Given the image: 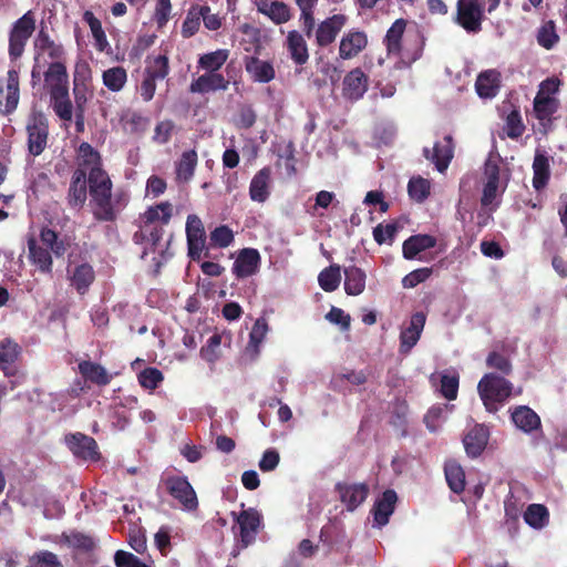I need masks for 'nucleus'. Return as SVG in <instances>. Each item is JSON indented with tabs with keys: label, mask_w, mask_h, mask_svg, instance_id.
Segmentation results:
<instances>
[{
	"label": "nucleus",
	"mask_w": 567,
	"mask_h": 567,
	"mask_svg": "<svg viewBox=\"0 0 567 567\" xmlns=\"http://www.w3.org/2000/svg\"><path fill=\"white\" fill-rule=\"evenodd\" d=\"M40 239L56 257L64 255L66 246L59 239L58 233L49 227H43L40 231Z\"/></svg>",
	"instance_id": "obj_47"
},
{
	"label": "nucleus",
	"mask_w": 567,
	"mask_h": 567,
	"mask_svg": "<svg viewBox=\"0 0 567 567\" xmlns=\"http://www.w3.org/2000/svg\"><path fill=\"white\" fill-rule=\"evenodd\" d=\"M173 216V205L169 202H161L159 204L150 206L144 217V229L146 230L148 225L159 221L162 225H167Z\"/></svg>",
	"instance_id": "obj_36"
},
{
	"label": "nucleus",
	"mask_w": 567,
	"mask_h": 567,
	"mask_svg": "<svg viewBox=\"0 0 567 567\" xmlns=\"http://www.w3.org/2000/svg\"><path fill=\"white\" fill-rule=\"evenodd\" d=\"M300 10V24L305 34L310 38L315 30V7L318 0H295Z\"/></svg>",
	"instance_id": "obj_39"
},
{
	"label": "nucleus",
	"mask_w": 567,
	"mask_h": 567,
	"mask_svg": "<svg viewBox=\"0 0 567 567\" xmlns=\"http://www.w3.org/2000/svg\"><path fill=\"white\" fill-rule=\"evenodd\" d=\"M29 258L33 265L37 266L39 271L43 274H51L53 260L51 250L40 246L34 237L28 239Z\"/></svg>",
	"instance_id": "obj_26"
},
{
	"label": "nucleus",
	"mask_w": 567,
	"mask_h": 567,
	"mask_svg": "<svg viewBox=\"0 0 567 567\" xmlns=\"http://www.w3.org/2000/svg\"><path fill=\"white\" fill-rule=\"evenodd\" d=\"M502 74L495 69L482 71L476 79L475 90L482 99L495 97L501 89Z\"/></svg>",
	"instance_id": "obj_20"
},
{
	"label": "nucleus",
	"mask_w": 567,
	"mask_h": 567,
	"mask_svg": "<svg viewBox=\"0 0 567 567\" xmlns=\"http://www.w3.org/2000/svg\"><path fill=\"white\" fill-rule=\"evenodd\" d=\"M28 152L37 157L41 155L48 146L49 140V120L42 111L31 113L27 127Z\"/></svg>",
	"instance_id": "obj_5"
},
{
	"label": "nucleus",
	"mask_w": 567,
	"mask_h": 567,
	"mask_svg": "<svg viewBox=\"0 0 567 567\" xmlns=\"http://www.w3.org/2000/svg\"><path fill=\"white\" fill-rule=\"evenodd\" d=\"M484 19V7L480 0H457L454 22L468 34L480 33Z\"/></svg>",
	"instance_id": "obj_4"
},
{
	"label": "nucleus",
	"mask_w": 567,
	"mask_h": 567,
	"mask_svg": "<svg viewBox=\"0 0 567 567\" xmlns=\"http://www.w3.org/2000/svg\"><path fill=\"white\" fill-rule=\"evenodd\" d=\"M341 281V274L339 266H329L324 268L318 276V282L322 290L326 292L334 291Z\"/></svg>",
	"instance_id": "obj_46"
},
{
	"label": "nucleus",
	"mask_w": 567,
	"mask_h": 567,
	"mask_svg": "<svg viewBox=\"0 0 567 567\" xmlns=\"http://www.w3.org/2000/svg\"><path fill=\"white\" fill-rule=\"evenodd\" d=\"M102 80L110 91L118 92L127 81V72L123 66H113L103 72Z\"/></svg>",
	"instance_id": "obj_43"
},
{
	"label": "nucleus",
	"mask_w": 567,
	"mask_h": 567,
	"mask_svg": "<svg viewBox=\"0 0 567 567\" xmlns=\"http://www.w3.org/2000/svg\"><path fill=\"white\" fill-rule=\"evenodd\" d=\"M72 93L74 97L75 111L85 112L86 103L90 96V87L84 79L80 80L76 75H74Z\"/></svg>",
	"instance_id": "obj_49"
},
{
	"label": "nucleus",
	"mask_w": 567,
	"mask_h": 567,
	"mask_svg": "<svg viewBox=\"0 0 567 567\" xmlns=\"http://www.w3.org/2000/svg\"><path fill=\"white\" fill-rule=\"evenodd\" d=\"M83 20L89 24L92 35L95 40L96 47L100 51H103L107 45L106 34L102 28L101 21L91 11H85Z\"/></svg>",
	"instance_id": "obj_48"
},
{
	"label": "nucleus",
	"mask_w": 567,
	"mask_h": 567,
	"mask_svg": "<svg viewBox=\"0 0 567 567\" xmlns=\"http://www.w3.org/2000/svg\"><path fill=\"white\" fill-rule=\"evenodd\" d=\"M559 41V35L556 32V25L554 21H547L544 23L537 32V42L540 47L546 50L553 49Z\"/></svg>",
	"instance_id": "obj_50"
},
{
	"label": "nucleus",
	"mask_w": 567,
	"mask_h": 567,
	"mask_svg": "<svg viewBox=\"0 0 567 567\" xmlns=\"http://www.w3.org/2000/svg\"><path fill=\"white\" fill-rule=\"evenodd\" d=\"M19 97V72L16 70H9L4 96L6 102L2 114H11L18 106Z\"/></svg>",
	"instance_id": "obj_37"
},
{
	"label": "nucleus",
	"mask_w": 567,
	"mask_h": 567,
	"mask_svg": "<svg viewBox=\"0 0 567 567\" xmlns=\"http://www.w3.org/2000/svg\"><path fill=\"white\" fill-rule=\"evenodd\" d=\"M210 246L226 248L234 241V233L227 225H220L210 231Z\"/></svg>",
	"instance_id": "obj_54"
},
{
	"label": "nucleus",
	"mask_w": 567,
	"mask_h": 567,
	"mask_svg": "<svg viewBox=\"0 0 567 567\" xmlns=\"http://www.w3.org/2000/svg\"><path fill=\"white\" fill-rule=\"evenodd\" d=\"M499 164L492 158H487L484 164V177L486 182L483 186L481 205L482 207L488 208L491 212H495L501 204V202L497 199L499 188Z\"/></svg>",
	"instance_id": "obj_7"
},
{
	"label": "nucleus",
	"mask_w": 567,
	"mask_h": 567,
	"mask_svg": "<svg viewBox=\"0 0 567 567\" xmlns=\"http://www.w3.org/2000/svg\"><path fill=\"white\" fill-rule=\"evenodd\" d=\"M172 12V3L171 0H157L155 10L153 13V21L156 23L157 29H163L169 18Z\"/></svg>",
	"instance_id": "obj_59"
},
{
	"label": "nucleus",
	"mask_w": 567,
	"mask_h": 567,
	"mask_svg": "<svg viewBox=\"0 0 567 567\" xmlns=\"http://www.w3.org/2000/svg\"><path fill=\"white\" fill-rule=\"evenodd\" d=\"M406 28V21L404 19H398L393 22L390 29L386 31L384 43L389 55H401L402 45L401 41Z\"/></svg>",
	"instance_id": "obj_35"
},
{
	"label": "nucleus",
	"mask_w": 567,
	"mask_h": 567,
	"mask_svg": "<svg viewBox=\"0 0 567 567\" xmlns=\"http://www.w3.org/2000/svg\"><path fill=\"white\" fill-rule=\"evenodd\" d=\"M65 444L78 458L97 461L101 457L96 441L81 432L66 434Z\"/></svg>",
	"instance_id": "obj_10"
},
{
	"label": "nucleus",
	"mask_w": 567,
	"mask_h": 567,
	"mask_svg": "<svg viewBox=\"0 0 567 567\" xmlns=\"http://www.w3.org/2000/svg\"><path fill=\"white\" fill-rule=\"evenodd\" d=\"M35 13L29 10L12 24L9 32L8 47L11 61H16L22 56L29 39L35 31Z\"/></svg>",
	"instance_id": "obj_3"
},
{
	"label": "nucleus",
	"mask_w": 567,
	"mask_h": 567,
	"mask_svg": "<svg viewBox=\"0 0 567 567\" xmlns=\"http://www.w3.org/2000/svg\"><path fill=\"white\" fill-rule=\"evenodd\" d=\"M399 228H400V226L398 225V223H389L385 226H383L382 224H379L373 229L374 240L379 245H382L386 240L392 243L394 237H395V235H396V233L399 231Z\"/></svg>",
	"instance_id": "obj_62"
},
{
	"label": "nucleus",
	"mask_w": 567,
	"mask_h": 567,
	"mask_svg": "<svg viewBox=\"0 0 567 567\" xmlns=\"http://www.w3.org/2000/svg\"><path fill=\"white\" fill-rule=\"evenodd\" d=\"M21 349L19 344L10 339H4L0 341V367L4 368L8 364L14 363L19 355Z\"/></svg>",
	"instance_id": "obj_52"
},
{
	"label": "nucleus",
	"mask_w": 567,
	"mask_h": 567,
	"mask_svg": "<svg viewBox=\"0 0 567 567\" xmlns=\"http://www.w3.org/2000/svg\"><path fill=\"white\" fill-rule=\"evenodd\" d=\"M260 260V254L257 249L244 248L238 252L231 271L237 279L248 278L258 271Z\"/></svg>",
	"instance_id": "obj_15"
},
{
	"label": "nucleus",
	"mask_w": 567,
	"mask_h": 567,
	"mask_svg": "<svg viewBox=\"0 0 567 567\" xmlns=\"http://www.w3.org/2000/svg\"><path fill=\"white\" fill-rule=\"evenodd\" d=\"M89 175L85 168L78 167L71 176L66 195L68 205L73 209H81L87 198Z\"/></svg>",
	"instance_id": "obj_11"
},
{
	"label": "nucleus",
	"mask_w": 567,
	"mask_h": 567,
	"mask_svg": "<svg viewBox=\"0 0 567 567\" xmlns=\"http://www.w3.org/2000/svg\"><path fill=\"white\" fill-rule=\"evenodd\" d=\"M43 76L49 96L70 90L65 61L51 62Z\"/></svg>",
	"instance_id": "obj_14"
},
{
	"label": "nucleus",
	"mask_w": 567,
	"mask_h": 567,
	"mask_svg": "<svg viewBox=\"0 0 567 567\" xmlns=\"http://www.w3.org/2000/svg\"><path fill=\"white\" fill-rule=\"evenodd\" d=\"M446 483L452 492L461 494L465 489V472L455 460H447L444 463Z\"/></svg>",
	"instance_id": "obj_33"
},
{
	"label": "nucleus",
	"mask_w": 567,
	"mask_h": 567,
	"mask_svg": "<svg viewBox=\"0 0 567 567\" xmlns=\"http://www.w3.org/2000/svg\"><path fill=\"white\" fill-rule=\"evenodd\" d=\"M79 373L85 382L97 386H106L112 381V374L100 363L91 360H82L78 364Z\"/></svg>",
	"instance_id": "obj_23"
},
{
	"label": "nucleus",
	"mask_w": 567,
	"mask_h": 567,
	"mask_svg": "<svg viewBox=\"0 0 567 567\" xmlns=\"http://www.w3.org/2000/svg\"><path fill=\"white\" fill-rule=\"evenodd\" d=\"M549 513L545 505L530 504L524 513L526 524L534 528H542L548 522Z\"/></svg>",
	"instance_id": "obj_44"
},
{
	"label": "nucleus",
	"mask_w": 567,
	"mask_h": 567,
	"mask_svg": "<svg viewBox=\"0 0 567 567\" xmlns=\"http://www.w3.org/2000/svg\"><path fill=\"white\" fill-rule=\"evenodd\" d=\"M436 238L429 234L412 235L403 241L402 255L406 260L420 259L417 256L436 246Z\"/></svg>",
	"instance_id": "obj_22"
},
{
	"label": "nucleus",
	"mask_w": 567,
	"mask_h": 567,
	"mask_svg": "<svg viewBox=\"0 0 567 567\" xmlns=\"http://www.w3.org/2000/svg\"><path fill=\"white\" fill-rule=\"evenodd\" d=\"M239 527V542L243 548L255 543L261 528L262 518L256 508L243 509L239 514L231 513Z\"/></svg>",
	"instance_id": "obj_9"
},
{
	"label": "nucleus",
	"mask_w": 567,
	"mask_h": 567,
	"mask_svg": "<svg viewBox=\"0 0 567 567\" xmlns=\"http://www.w3.org/2000/svg\"><path fill=\"white\" fill-rule=\"evenodd\" d=\"M187 255L193 261H199L206 248V231L202 219L190 214L186 219Z\"/></svg>",
	"instance_id": "obj_8"
},
{
	"label": "nucleus",
	"mask_w": 567,
	"mask_h": 567,
	"mask_svg": "<svg viewBox=\"0 0 567 567\" xmlns=\"http://www.w3.org/2000/svg\"><path fill=\"white\" fill-rule=\"evenodd\" d=\"M557 111V100L538 92L534 99V112L538 120H548Z\"/></svg>",
	"instance_id": "obj_42"
},
{
	"label": "nucleus",
	"mask_w": 567,
	"mask_h": 567,
	"mask_svg": "<svg viewBox=\"0 0 567 567\" xmlns=\"http://www.w3.org/2000/svg\"><path fill=\"white\" fill-rule=\"evenodd\" d=\"M198 163V155L195 150L185 151L175 164L176 179L178 182H189L195 173Z\"/></svg>",
	"instance_id": "obj_32"
},
{
	"label": "nucleus",
	"mask_w": 567,
	"mask_h": 567,
	"mask_svg": "<svg viewBox=\"0 0 567 567\" xmlns=\"http://www.w3.org/2000/svg\"><path fill=\"white\" fill-rule=\"evenodd\" d=\"M34 47L39 52L47 54L52 62L65 61L63 45L51 39L50 34L43 28L38 32Z\"/></svg>",
	"instance_id": "obj_27"
},
{
	"label": "nucleus",
	"mask_w": 567,
	"mask_h": 567,
	"mask_svg": "<svg viewBox=\"0 0 567 567\" xmlns=\"http://www.w3.org/2000/svg\"><path fill=\"white\" fill-rule=\"evenodd\" d=\"M31 563L37 567H61L58 556L48 550L34 554Z\"/></svg>",
	"instance_id": "obj_64"
},
{
	"label": "nucleus",
	"mask_w": 567,
	"mask_h": 567,
	"mask_svg": "<svg viewBox=\"0 0 567 567\" xmlns=\"http://www.w3.org/2000/svg\"><path fill=\"white\" fill-rule=\"evenodd\" d=\"M354 373L353 371L336 372L332 377V386L343 393H351L353 384Z\"/></svg>",
	"instance_id": "obj_63"
},
{
	"label": "nucleus",
	"mask_w": 567,
	"mask_h": 567,
	"mask_svg": "<svg viewBox=\"0 0 567 567\" xmlns=\"http://www.w3.org/2000/svg\"><path fill=\"white\" fill-rule=\"evenodd\" d=\"M166 492L176 499L186 511H195L198 507V499L195 489L187 477L169 475L162 480Z\"/></svg>",
	"instance_id": "obj_6"
},
{
	"label": "nucleus",
	"mask_w": 567,
	"mask_h": 567,
	"mask_svg": "<svg viewBox=\"0 0 567 567\" xmlns=\"http://www.w3.org/2000/svg\"><path fill=\"white\" fill-rule=\"evenodd\" d=\"M174 131L175 124L172 120L161 121L154 128L153 141L157 144H166L169 142Z\"/></svg>",
	"instance_id": "obj_60"
},
{
	"label": "nucleus",
	"mask_w": 567,
	"mask_h": 567,
	"mask_svg": "<svg viewBox=\"0 0 567 567\" xmlns=\"http://www.w3.org/2000/svg\"><path fill=\"white\" fill-rule=\"evenodd\" d=\"M255 3L257 11L277 25L284 24L292 18L290 7L282 1L257 0Z\"/></svg>",
	"instance_id": "obj_21"
},
{
	"label": "nucleus",
	"mask_w": 567,
	"mask_h": 567,
	"mask_svg": "<svg viewBox=\"0 0 567 567\" xmlns=\"http://www.w3.org/2000/svg\"><path fill=\"white\" fill-rule=\"evenodd\" d=\"M94 279V269L87 262H83L81 265L75 266L70 276L71 286L74 287L80 295H84L87 292Z\"/></svg>",
	"instance_id": "obj_29"
},
{
	"label": "nucleus",
	"mask_w": 567,
	"mask_h": 567,
	"mask_svg": "<svg viewBox=\"0 0 567 567\" xmlns=\"http://www.w3.org/2000/svg\"><path fill=\"white\" fill-rule=\"evenodd\" d=\"M169 73V61L165 54H159L157 56L146 59V66L144 70V74L148 75L152 79L164 80Z\"/></svg>",
	"instance_id": "obj_41"
},
{
	"label": "nucleus",
	"mask_w": 567,
	"mask_h": 567,
	"mask_svg": "<svg viewBox=\"0 0 567 567\" xmlns=\"http://www.w3.org/2000/svg\"><path fill=\"white\" fill-rule=\"evenodd\" d=\"M244 65L254 82L269 83L276 76L274 64L270 61L260 60L258 56H245Z\"/></svg>",
	"instance_id": "obj_19"
},
{
	"label": "nucleus",
	"mask_w": 567,
	"mask_h": 567,
	"mask_svg": "<svg viewBox=\"0 0 567 567\" xmlns=\"http://www.w3.org/2000/svg\"><path fill=\"white\" fill-rule=\"evenodd\" d=\"M61 542L74 549L89 553L94 549L95 542L94 539L84 533L78 530H71L70 533H62Z\"/></svg>",
	"instance_id": "obj_40"
},
{
	"label": "nucleus",
	"mask_w": 567,
	"mask_h": 567,
	"mask_svg": "<svg viewBox=\"0 0 567 567\" xmlns=\"http://www.w3.org/2000/svg\"><path fill=\"white\" fill-rule=\"evenodd\" d=\"M408 192L412 199L422 203L430 195V183L423 177H413L408 184Z\"/></svg>",
	"instance_id": "obj_51"
},
{
	"label": "nucleus",
	"mask_w": 567,
	"mask_h": 567,
	"mask_svg": "<svg viewBox=\"0 0 567 567\" xmlns=\"http://www.w3.org/2000/svg\"><path fill=\"white\" fill-rule=\"evenodd\" d=\"M221 343V336L214 333L200 349V357L209 362L215 363L219 358V347Z\"/></svg>",
	"instance_id": "obj_56"
},
{
	"label": "nucleus",
	"mask_w": 567,
	"mask_h": 567,
	"mask_svg": "<svg viewBox=\"0 0 567 567\" xmlns=\"http://www.w3.org/2000/svg\"><path fill=\"white\" fill-rule=\"evenodd\" d=\"M326 319L340 328L341 331H349L351 328V316L346 313L341 308L331 307L326 315Z\"/></svg>",
	"instance_id": "obj_61"
},
{
	"label": "nucleus",
	"mask_w": 567,
	"mask_h": 567,
	"mask_svg": "<svg viewBox=\"0 0 567 567\" xmlns=\"http://www.w3.org/2000/svg\"><path fill=\"white\" fill-rule=\"evenodd\" d=\"M550 178L549 159L545 154L537 153L533 162V187L540 192L544 189Z\"/></svg>",
	"instance_id": "obj_34"
},
{
	"label": "nucleus",
	"mask_w": 567,
	"mask_h": 567,
	"mask_svg": "<svg viewBox=\"0 0 567 567\" xmlns=\"http://www.w3.org/2000/svg\"><path fill=\"white\" fill-rule=\"evenodd\" d=\"M426 322V315L422 311L413 313L410 318L409 326L400 332L401 354H408L419 342L422 331Z\"/></svg>",
	"instance_id": "obj_12"
},
{
	"label": "nucleus",
	"mask_w": 567,
	"mask_h": 567,
	"mask_svg": "<svg viewBox=\"0 0 567 567\" xmlns=\"http://www.w3.org/2000/svg\"><path fill=\"white\" fill-rule=\"evenodd\" d=\"M229 56L227 49H218L213 52L202 54L197 61V68L205 72H219Z\"/></svg>",
	"instance_id": "obj_38"
},
{
	"label": "nucleus",
	"mask_w": 567,
	"mask_h": 567,
	"mask_svg": "<svg viewBox=\"0 0 567 567\" xmlns=\"http://www.w3.org/2000/svg\"><path fill=\"white\" fill-rule=\"evenodd\" d=\"M460 378L457 374L441 375V394L449 401L455 400L458 394Z\"/></svg>",
	"instance_id": "obj_55"
},
{
	"label": "nucleus",
	"mask_w": 567,
	"mask_h": 567,
	"mask_svg": "<svg viewBox=\"0 0 567 567\" xmlns=\"http://www.w3.org/2000/svg\"><path fill=\"white\" fill-rule=\"evenodd\" d=\"M486 365L491 369L498 370L505 375H508L512 372V363L509 359L497 351L488 353L486 358Z\"/></svg>",
	"instance_id": "obj_57"
},
{
	"label": "nucleus",
	"mask_w": 567,
	"mask_h": 567,
	"mask_svg": "<svg viewBox=\"0 0 567 567\" xmlns=\"http://www.w3.org/2000/svg\"><path fill=\"white\" fill-rule=\"evenodd\" d=\"M525 124L518 109H513L505 118V125L503 127L507 137L512 140L519 138L525 132Z\"/></svg>",
	"instance_id": "obj_45"
},
{
	"label": "nucleus",
	"mask_w": 567,
	"mask_h": 567,
	"mask_svg": "<svg viewBox=\"0 0 567 567\" xmlns=\"http://www.w3.org/2000/svg\"><path fill=\"white\" fill-rule=\"evenodd\" d=\"M271 168L266 166L258 171L252 177L249 185V196L251 200L257 203H265L269 195Z\"/></svg>",
	"instance_id": "obj_25"
},
{
	"label": "nucleus",
	"mask_w": 567,
	"mask_h": 567,
	"mask_svg": "<svg viewBox=\"0 0 567 567\" xmlns=\"http://www.w3.org/2000/svg\"><path fill=\"white\" fill-rule=\"evenodd\" d=\"M423 155L426 159L434 163L439 172L443 173L446 171L454 156L453 137L451 135H446L442 144H434L432 152L430 148L425 147L423 150Z\"/></svg>",
	"instance_id": "obj_17"
},
{
	"label": "nucleus",
	"mask_w": 567,
	"mask_h": 567,
	"mask_svg": "<svg viewBox=\"0 0 567 567\" xmlns=\"http://www.w3.org/2000/svg\"><path fill=\"white\" fill-rule=\"evenodd\" d=\"M512 421L522 431L529 433L540 426V419L536 412L526 405L517 406L512 412Z\"/></svg>",
	"instance_id": "obj_31"
},
{
	"label": "nucleus",
	"mask_w": 567,
	"mask_h": 567,
	"mask_svg": "<svg viewBox=\"0 0 567 567\" xmlns=\"http://www.w3.org/2000/svg\"><path fill=\"white\" fill-rule=\"evenodd\" d=\"M227 74L228 78L219 72H205L190 83L189 92L205 94L208 92L226 91L231 80L229 65L227 66Z\"/></svg>",
	"instance_id": "obj_13"
},
{
	"label": "nucleus",
	"mask_w": 567,
	"mask_h": 567,
	"mask_svg": "<svg viewBox=\"0 0 567 567\" xmlns=\"http://www.w3.org/2000/svg\"><path fill=\"white\" fill-rule=\"evenodd\" d=\"M141 386L147 390H155L163 382L164 375L157 368H145L137 374Z\"/></svg>",
	"instance_id": "obj_53"
},
{
	"label": "nucleus",
	"mask_w": 567,
	"mask_h": 567,
	"mask_svg": "<svg viewBox=\"0 0 567 567\" xmlns=\"http://www.w3.org/2000/svg\"><path fill=\"white\" fill-rule=\"evenodd\" d=\"M80 167H90L89 190L94 218L97 221H114L118 213L126 206L128 197L125 193L112 194L113 184L109 174L102 168L100 153L87 142L79 146Z\"/></svg>",
	"instance_id": "obj_1"
},
{
	"label": "nucleus",
	"mask_w": 567,
	"mask_h": 567,
	"mask_svg": "<svg viewBox=\"0 0 567 567\" xmlns=\"http://www.w3.org/2000/svg\"><path fill=\"white\" fill-rule=\"evenodd\" d=\"M433 269L423 267L409 272L402 279V286L404 288H414L417 285L426 281L432 276Z\"/></svg>",
	"instance_id": "obj_58"
},
{
	"label": "nucleus",
	"mask_w": 567,
	"mask_h": 567,
	"mask_svg": "<svg viewBox=\"0 0 567 567\" xmlns=\"http://www.w3.org/2000/svg\"><path fill=\"white\" fill-rule=\"evenodd\" d=\"M50 106L54 114L63 122H71L75 113V105L70 97V90L50 96Z\"/></svg>",
	"instance_id": "obj_30"
},
{
	"label": "nucleus",
	"mask_w": 567,
	"mask_h": 567,
	"mask_svg": "<svg viewBox=\"0 0 567 567\" xmlns=\"http://www.w3.org/2000/svg\"><path fill=\"white\" fill-rule=\"evenodd\" d=\"M286 47L290 53V58L296 64L302 65L307 63L309 59L308 47L300 32L296 30L289 31L286 40Z\"/></svg>",
	"instance_id": "obj_28"
},
{
	"label": "nucleus",
	"mask_w": 567,
	"mask_h": 567,
	"mask_svg": "<svg viewBox=\"0 0 567 567\" xmlns=\"http://www.w3.org/2000/svg\"><path fill=\"white\" fill-rule=\"evenodd\" d=\"M513 383L495 373H486L477 384L478 395L489 413H496L512 395Z\"/></svg>",
	"instance_id": "obj_2"
},
{
	"label": "nucleus",
	"mask_w": 567,
	"mask_h": 567,
	"mask_svg": "<svg viewBox=\"0 0 567 567\" xmlns=\"http://www.w3.org/2000/svg\"><path fill=\"white\" fill-rule=\"evenodd\" d=\"M398 501L396 493L393 489H386L382 496L374 503L372 508L373 522L378 527L389 523V518L394 512Z\"/></svg>",
	"instance_id": "obj_24"
},
{
	"label": "nucleus",
	"mask_w": 567,
	"mask_h": 567,
	"mask_svg": "<svg viewBox=\"0 0 567 567\" xmlns=\"http://www.w3.org/2000/svg\"><path fill=\"white\" fill-rule=\"evenodd\" d=\"M489 440V429L484 424H475L463 437L468 457L476 458L485 451Z\"/></svg>",
	"instance_id": "obj_16"
},
{
	"label": "nucleus",
	"mask_w": 567,
	"mask_h": 567,
	"mask_svg": "<svg viewBox=\"0 0 567 567\" xmlns=\"http://www.w3.org/2000/svg\"><path fill=\"white\" fill-rule=\"evenodd\" d=\"M346 22L347 19L343 14H333L319 23L316 30V42L318 47L324 48L331 44Z\"/></svg>",
	"instance_id": "obj_18"
}]
</instances>
